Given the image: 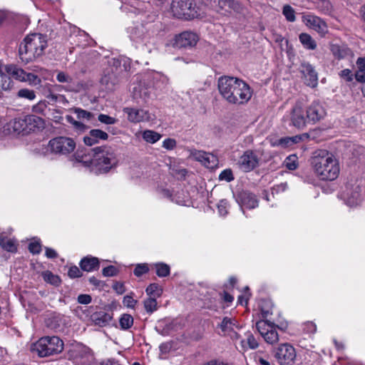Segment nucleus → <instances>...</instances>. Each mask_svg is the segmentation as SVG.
Wrapping results in <instances>:
<instances>
[{
    "instance_id": "f257e3e1",
    "label": "nucleus",
    "mask_w": 365,
    "mask_h": 365,
    "mask_svg": "<svg viewBox=\"0 0 365 365\" xmlns=\"http://www.w3.org/2000/svg\"><path fill=\"white\" fill-rule=\"evenodd\" d=\"M91 154L81 155L76 153L74 158L76 162L91 168L96 174L108 173L117 163L114 150L107 145L99 146L91 150Z\"/></svg>"
},
{
    "instance_id": "f03ea898",
    "label": "nucleus",
    "mask_w": 365,
    "mask_h": 365,
    "mask_svg": "<svg viewBox=\"0 0 365 365\" xmlns=\"http://www.w3.org/2000/svg\"><path fill=\"white\" fill-rule=\"evenodd\" d=\"M217 86L223 99L230 104L242 105L247 103L252 97L250 86L238 78L220 77Z\"/></svg>"
},
{
    "instance_id": "7ed1b4c3",
    "label": "nucleus",
    "mask_w": 365,
    "mask_h": 365,
    "mask_svg": "<svg viewBox=\"0 0 365 365\" xmlns=\"http://www.w3.org/2000/svg\"><path fill=\"white\" fill-rule=\"evenodd\" d=\"M47 47L46 36L41 34L26 36L19 48V55L22 62L29 63L41 56Z\"/></svg>"
},
{
    "instance_id": "20e7f679",
    "label": "nucleus",
    "mask_w": 365,
    "mask_h": 365,
    "mask_svg": "<svg viewBox=\"0 0 365 365\" xmlns=\"http://www.w3.org/2000/svg\"><path fill=\"white\" fill-rule=\"evenodd\" d=\"M63 349V341L56 336L42 337L31 346V351L40 357L59 354Z\"/></svg>"
},
{
    "instance_id": "39448f33",
    "label": "nucleus",
    "mask_w": 365,
    "mask_h": 365,
    "mask_svg": "<svg viewBox=\"0 0 365 365\" xmlns=\"http://www.w3.org/2000/svg\"><path fill=\"white\" fill-rule=\"evenodd\" d=\"M338 161L326 150H321V180L333 181L339 175Z\"/></svg>"
},
{
    "instance_id": "423d86ee",
    "label": "nucleus",
    "mask_w": 365,
    "mask_h": 365,
    "mask_svg": "<svg viewBox=\"0 0 365 365\" xmlns=\"http://www.w3.org/2000/svg\"><path fill=\"white\" fill-rule=\"evenodd\" d=\"M171 9L173 15L178 19L188 20L200 15L198 8L192 0H173Z\"/></svg>"
},
{
    "instance_id": "0eeeda50",
    "label": "nucleus",
    "mask_w": 365,
    "mask_h": 365,
    "mask_svg": "<svg viewBox=\"0 0 365 365\" xmlns=\"http://www.w3.org/2000/svg\"><path fill=\"white\" fill-rule=\"evenodd\" d=\"M6 74L11 78L20 82L28 83L29 85L36 86L41 83V78L32 73H28L23 68L15 64H9L5 66Z\"/></svg>"
},
{
    "instance_id": "6e6552de",
    "label": "nucleus",
    "mask_w": 365,
    "mask_h": 365,
    "mask_svg": "<svg viewBox=\"0 0 365 365\" xmlns=\"http://www.w3.org/2000/svg\"><path fill=\"white\" fill-rule=\"evenodd\" d=\"M76 148L73 139L68 137H56L49 140L48 149L51 153L66 155L71 153Z\"/></svg>"
},
{
    "instance_id": "1a4fd4ad",
    "label": "nucleus",
    "mask_w": 365,
    "mask_h": 365,
    "mask_svg": "<svg viewBox=\"0 0 365 365\" xmlns=\"http://www.w3.org/2000/svg\"><path fill=\"white\" fill-rule=\"evenodd\" d=\"M274 356L279 365H294L297 355L295 349L291 344L284 343L274 349Z\"/></svg>"
},
{
    "instance_id": "9d476101",
    "label": "nucleus",
    "mask_w": 365,
    "mask_h": 365,
    "mask_svg": "<svg viewBox=\"0 0 365 365\" xmlns=\"http://www.w3.org/2000/svg\"><path fill=\"white\" fill-rule=\"evenodd\" d=\"M259 159L252 150H247L240 157L238 166L244 172H250L258 167Z\"/></svg>"
},
{
    "instance_id": "9b49d317",
    "label": "nucleus",
    "mask_w": 365,
    "mask_h": 365,
    "mask_svg": "<svg viewBox=\"0 0 365 365\" xmlns=\"http://www.w3.org/2000/svg\"><path fill=\"white\" fill-rule=\"evenodd\" d=\"M198 41V36L195 33L191 31H183L175 36L173 46L178 48H192Z\"/></svg>"
},
{
    "instance_id": "f8f14e48",
    "label": "nucleus",
    "mask_w": 365,
    "mask_h": 365,
    "mask_svg": "<svg viewBox=\"0 0 365 365\" xmlns=\"http://www.w3.org/2000/svg\"><path fill=\"white\" fill-rule=\"evenodd\" d=\"M123 111L128 115V120L132 123L150 121L154 120V115L150 113L148 110H145L143 109L125 108Z\"/></svg>"
},
{
    "instance_id": "ddd939ff",
    "label": "nucleus",
    "mask_w": 365,
    "mask_h": 365,
    "mask_svg": "<svg viewBox=\"0 0 365 365\" xmlns=\"http://www.w3.org/2000/svg\"><path fill=\"white\" fill-rule=\"evenodd\" d=\"M300 71L303 75L304 83L312 88L318 85V73L309 63H302Z\"/></svg>"
},
{
    "instance_id": "4468645a",
    "label": "nucleus",
    "mask_w": 365,
    "mask_h": 365,
    "mask_svg": "<svg viewBox=\"0 0 365 365\" xmlns=\"http://www.w3.org/2000/svg\"><path fill=\"white\" fill-rule=\"evenodd\" d=\"M290 120L291 125L297 128L301 129L305 125L307 120L304 117L303 108L299 103H296L292 109Z\"/></svg>"
},
{
    "instance_id": "2eb2a0df",
    "label": "nucleus",
    "mask_w": 365,
    "mask_h": 365,
    "mask_svg": "<svg viewBox=\"0 0 365 365\" xmlns=\"http://www.w3.org/2000/svg\"><path fill=\"white\" fill-rule=\"evenodd\" d=\"M238 201L242 207L253 209L258 206V200L256 196L247 190H243L238 194Z\"/></svg>"
},
{
    "instance_id": "dca6fc26",
    "label": "nucleus",
    "mask_w": 365,
    "mask_h": 365,
    "mask_svg": "<svg viewBox=\"0 0 365 365\" xmlns=\"http://www.w3.org/2000/svg\"><path fill=\"white\" fill-rule=\"evenodd\" d=\"M217 4L218 12L231 13L232 11L240 12L242 6L238 1L235 0H214Z\"/></svg>"
},
{
    "instance_id": "f3484780",
    "label": "nucleus",
    "mask_w": 365,
    "mask_h": 365,
    "mask_svg": "<svg viewBox=\"0 0 365 365\" xmlns=\"http://www.w3.org/2000/svg\"><path fill=\"white\" fill-rule=\"evenodd\" d=\"M218 327L220 328L222 335L224 336H232V331H233V329L235 328H240L235 319L228 317H225L222 319L221 323L218 325Z\"/></svg>"
},
{
    "instance_id": "a211bd4d",
    "label": "nucleus",
    "mask_w": 365,
    "mask_h": 365,
    "mask_svg": "<svg viewBox=\"0 0 365 365\" xmlns=\"http://www.w3.org/2000/svg\"><path fill=\"white\" fill-rule=\"evenodd\" d=\"M79 265L82 270L86 272H92L99 269L100 262L97 257L87 256L81 260Z\"/></svg>"
},
{
    "instance_id": "6ab92c4d",
    "label": "nucleus",
    "mask_w": 365,
    "mask_h": 365,
    "mask_svg": "<svg viewBox=\"0 0 365 365\" xmlns=\"http://www.w3.org/2000/svg\"><path fill=\"white\" fill-rule=\"evenodd\" d=\"M113 317L111 314L101 311L95 312L91 315V320L96 325L99 327H106L111 321Z\"/></svg>"
},
{
    "instance_id": "aec40b11",
    "label": "nucleus",
    "mask_w": 365,
    "mask_h": 365,
    "mask_svg": "<svg viewBox=\"0 0 365 365\" xmlns=\"http://www.w3.org/2000/svg\"><path fill=\"white\" fill-rule=\"evenodd\" d=\"M331 51L334 56L339 59L352 56L353 55L351 50L346 45L331 44Z\"/></svg>"
},
{
    "instance_id": "412c9836",
    "label": "nucleus",
    "mask_w": 365,
    "mask_h": 365,
    "mask_svg": "<svg viewBox=\"0 0 365 365\" xmlns=\"http://www.w3.org/2000/svg\"><path fill=\"white\" fill-rule=\"evenodd\" d=\"M0 246L7 252H15L17 250V244L12 239L0 236Z\"/></svg>"
},
{
    "instance_id": "4be33fe9",
    "label": "nucleus",
    "mask_w": 365,
    "mask_h": 365,
    "mask_svg": "<svg viewBox=\"0 0 365 365\" xmlns=\"http://www.w3.org/2000/svg\"><path fill=\"white\" fill-rule=\"evenodd\" d=\"M190 156L205 166L210 165V155L202 150H191Z\"/></svg>"
},
{
    "instance_id": "5701e85b",
    "label": "nucleus",
    "mask_w": 365,
    "mask_h": 365,
    "mask_svg": "<svg viewBox=\"0 0 365 365\" xmlns=\"http://www.w3.org/2000/svg\"><path fill=\"white\" fill-rule=\"evenodd\" d=\"M319 103L317 102H314L310 105L307 110V120L308 122H316L319 119Z\"/></svg>"
},
{
    "instance_id": "b1692460",
    "label": "nucleus",
    "mask_w": 365,
    "mask_h": 365,
    "mask_svg": "<svg viewBox=\"0 0 365 365\" xmlns=\"http://www.w3.org/2000/svg\"><path fill=\"white\" fill-rule=\"evenodd\" d=\"M299 38L301 43L305 48L314 50L317 48V43L310 35L306 33H302L299 35Z\"/></svg>"
},
{
    "instance_id": "393cba45",
    "label": "nucleus",
    "mask_w": 365,
    "mask_h": 365,
    "mask_svg": "<svg viewBox=\"0 0 365 365\" xmlns=\"http://www.w3.org/2000/svg\"><path fill=\"white\" fill-rule=\"evenodd\" d=\"M26 123L27 125V130H34L36 128H39L42 123V119L34 115H26L25 117Z\"/></svg>"
},
{
    "instance_id": "a878e982",
    "label": "nucleus",
    "mask_w": 365,
    "mask_h": 365,
    "mask_svg": "<svg viewBox=\"0 0 365 365\" xmlns=\"http://www.w3.org/2000/svg\"><path fill=\"white\" fill-rule=\"evenodd\" d=\"M10 127L13 129L14 131L20 133L21 131L26 130V123L24 118H15L10 122Z\"/></svg>"
},
{
    "instance_id": "bb28decb",
    "label": "nucleus",
    "mask_w": 365,
    "mask_h": 365,
    "mask_svg": "<svg viewBox=\"0 0 365 365\" xmlns=\"http://www.w3.org/2000/svg\"><path fill=\"white\" fill-rule=\"evenodd\" d=\"M346 203L350 206H354L358 204L360 200V187L356 186L355 190L349 195V193H346Z\"/></svg>"
},
{
    "instance_id": "cd10ccee",
    "label": "nucleus",
    "mask_w": 365,
    "mask_h": 365,
    "mask_svg": "<svg viewBox=\"0 0 365 365\" xmlns=\"http://www.w3.org/2000/svg\"><path fill=\"white\" fill-rule=\"evenodd\" d=\"M273 323L269 322L265 320H260L257 322L256 327L260 335L264 337V336L268 332L269 329L274 326Z\"/></svg>"
},
{
    "instance_id": "c85d7f7f",
    "label": "nucleus",
    "mask_w": 365,
    "mask_h": 365,
    "mask_svg": "<svg viewBox=\"0 0 365 365\" xmlns=\"http://www.w3.org/2000/svg\"><path fill=\"white\" fill-rule=\"evenodd\" d=\"M14 86V82L4 72H0V89L7 91Z\"/></svg>"
},
{
    "instance_id": "c756f323",
    "label": "nucleus",
    "mask_w": 365,
    "mask_h": 365,
    "mask_svg": "<svg viewBox=\"0 0 365 365\" xmlns=\"http://www.w3.org/2000/svg\"><path fill=\"white\" fill-rule=\"evenodd\" d=\"M160 134L153 130H147L143 133V138L150 143H155L160 140Z\"/></svg>"
},
{
    "instance_id": "7c9ffc66",
    "label": "nucleus",
    "mask_w": 365,
    "mask_h": 365,
    "mask_svg": "<svg viewBox=\"0 0 365 365\" xmlns=\"http://www.w3.org/2000/svg\"><path fill=\"white\" fill-rule=\"evenodd\" d=\"M16 97L33 101L36 98V93L34 91L29 88H21L16 93Z\"/></svg>"
},
{
    "instance_id": "2f4dec72",
    "label": "nucleus",
    "mask_w": 365,
    "mask_h": 365,
    "mask_svg": "<svg viewBox=\"0 0 365 365\" xmlns=\"http://www.w3.org/2000/svg\"><path fill=\"white\" fill-rule=\"evenodd\" d=\"M119 323L122 329H128L133 324V318L130 314H123L120 318Z\"/></svg>"
},
{
    "instance_id": "473e14b6",
    "label": "nucleus",
    "mask_w": 365,
    "mask_h": 365,
    "mask_svg": "<svg viewBox=\"0 0 365 365\" xmlns=\"http://www.w3.org/2000/svg\"><path fill=\"white\" fill-rule=\"evenodd\" d=\"M303 22L309 27L317 29L319 28V19L312 15L303 16Z\"/></svg>"
},
{
    "instance_id": "72a5a7b5",
    "label": "nucleus",
    "mask_w": 365,
    "mask_h": 365,
    "mask_svg": "<svg viewBox=\"0 0 365 365\" xmlns=\"http://www.w3.org/2000/svg\"><path fill=\"white\" fill-rule=\"evenodd\" d=\"M43 278L46 282L54 286H58L61 283V279L58 275L53 274L50 271H46L43 273Z\"/></svg>"
},
{
    "instance_id": "f704fd0d",
    "label": "nucleus",
    "mask_w": 365,
    "mask_h": 365,
    "mask_svg": "<svg viewBox=\"0 0 365 365\" xmlns=\"http://www.w3.org/2000/svg\"><path fill=\"white\" fill-rule=\"evenodd\" d=\"M145 292L150 297H158L162 294V289L156 283L150 284L145 289Z\"/></svg>"
},
{
    "instance_id": "c9c22d12",
    "label": "nucleus",
    "mask_w": 365,
    "mask_h": 365,
    "mask_svg": "<svg viewBox=\"0 0 365 365\" xmlns=\"http://www.w3.org/2000/svg\"><path fill=\"white\" fill-rule=\"evenodd\" d=\"M282 14L284 16L287 21L294 22L296 20L295 11L289 4L284 5L282 8Z\"/></svg>"
},
{
    "instance_id": "e433bc0d",
    "label": "nucleus",
    "mask_w": 365,
    "mask_h": 365,
    "mask_svg": "<svg viewBox=\"0 0 365 365\" xmlns=\"http://www.w3.org/2000/svg\"><path fill=\"white\" fill-rule=\"evenodd\" d=\"M156 268V274L159 277H165L170 274V267L165 263H157L155 264Z\"/></svg>"
},
{
    "instance_id": "4c0bfd02",
    "label": "nucleus",
    "mask_w": 365,
    "mask_h": 365,
    "mask_svg": "<svg viewBox=\"0 0 365 365\" xmlns=\"http://www.w3.org/2000/svg\"><path fill=\"white\" fill-rule=\"evenodd\" d=\"M266 333L267 334L263 337L266 342L272 344L278 341L279 335L276 331L274 325L269 329L268 332Z\"/></svg>"
},
{
    "instance_id": "58836bf2",
    "label": "nucleus",
    "mask_w": 365,
    "mask_h": 365,
    "mask_svg": "<svg viewBox=\"0 0 365 365\" xmlns=\"http://www.w3.org/2000/svg\"><path fill=\"white\" fill-rule=\"evenodd\" d=\"M157 301L156 298L148 297L144 301V307L148 313H153L157 309Z\"/></svg>"
},
{
    "instance_id": "ea45409f",
    "label": "nucleus",
    "mask_w": 365,
    "mask_h": 365,
    "mask_svg": "<svg viewBox=\"0 0 365 365\" xmlns=\"http://www.w3.org/2000/svg\"><path fill=\"white\" fill-rule=\"evenodd\" d=\"M285 165L289 170H294L298 167L297 158L295 155L288 156L285 161Z\"/></svg>"
},
{
    "instance_id": "a19ab883",
    "label": "nucleus",
    "mask_w": 365,
    "mask_h": 365,
    "mask_svg": "<svg viewBox=\"0 0 365 365\" xmlns=\"http://www.w3.org/2000/svg\"><path fill=\"white\" fill-rule=\"evenodd\" d=\"M90 132L98 143L100 140H106L108 138V133L102 130L92 129Z\"/></svg>"
},
{
    "instance_id": "79ce46f5",
    "label": "nucleus",
    "mask_w": 365,
    "mask_h": 365,
    "mask_svg": "<svg viewBox=\"0 0 365 365\" xmlns=\"http://www.w3.org/2000/svg\"><path fill=\"white\" fill-rule=\"evenodd\" d=\"M304 138H312V139L315 138L314 130L311 131L309 133H304L302 135H297L295 136L289 137L292 145L299 143L303 140Z\"/></svg>"
},
{
    "instance_id": "37998d69",
    "label": "nucleus",
    "mask_w": 365,
    "mask_h": 365,
    "mask_svg": "<svg viewBox=\"0 0 365 365\" xmlns=\"http://www.w3.org/2000/svg\"><path fill=\"white\" fill-rule=\"evenodd\" d=\"M74 112L77 115L78 119H87L91 120L93 117V114L87 110H83L80 108H74Z\"/></svg>"
},
{
    "instance_id": "c03bdc74",
    "label": "nucleus",
    "mask_w": 365,
    "mask_h": 365,
    "mask_svg": "<svg viewBox=\"0 0 365 365\" xmlns=\"http://www.w3.org/2000/svg\"><path fill=\"white\" fill-rule=\"evenodd\" d=\"M47 109V103L46 101H39L38 103L34 105L32 108V110L35 113L41 114L45 115V112Z\"/></svg>"
},
{
    "instance_id": "a18cd8bd",
    "label": "nucleus",
    "mask_w": 365,
    "mask_h": 365,
    "mask_svg": "<svg viewBox=\"0 0 365 365\" xmlns=\"http://www.w3.org/2000/svg\"><path fill=\"white\" fill-rule=\"evenodd\" d=\"M98 120L104 124L106 125H113L117 123L118 120L115 118H113L111 116H109L106 114H100L98 116Z\"/></svg>"
},
{
    "instance_id": "49530a36",
    "label": "nucleus",
    "mask_w": 365,
    "mask_h": 365,
    "mask_svg": "<svg viewBox=\"0 0 365 365\" xmlns=\"http://www.w3.org/2000/svg\"><path fill=\"white\" fill-rule=\"evenodd\" d=\"M148 271L149 268L146 264H139L134 269L133 273L136 277H140Z\"/></svg>"
},
{
    "instance_id": "de8ad7c7",
    "label": "nucleus",
    "mask_w": 365,
    "mask_h": 365,
    "mask_svg": "<svg viewBox=\"0 0 365 365\" xmlns=\"http://www.w3.org/2000/svg\"><path fill=\"white\" fill-rule=\"evenodd\" d=\"M219 179L220 180H225L227 182H231L234 180L232 171L231 169H225L221 172L219 175Z\"/></svg>"
},
{
    "instance_id": "09e8293b",
    "label": "nucleus",
    "mask_w": 365,
    "mask_h": 365,
    "mask_svg": "<svg viewBox=\"0 0 365 365\" xmlns=\"http://www.w3.org/2000/svg\"><path fill=\"white\" fill-rule=\"evenodd\" d=\"M118 269L113 266L110 265L103 269L102 273L105 277H113L118 274Z\"/></svg>"
},
{
    "instance_id": "8fccbe9b",
    "label": "nucleus",
    "mask_w": 365,
    "mask_h": 365,
    "mask_svg": "<svg viewBox=\"0 0 365 365\" xmlns=\"http://www.w3.org/2000/svg\"><path fill=\"white\" fill-rule=\"evenodd\" d=\"M138 303L136 299H134L131 295H126L123 297V304L128 308H134Z\"/></svg>"
},
{
    "instance_id": "3c124183",
    "label": "nucleus",
    "mask_w": 365,
    "mask_h": 365,
    "mask_svg": "<svg viewBox=\"0 0 365 365\" xmlns=\"http://www.w3.org/2000/svg\"><path fill=\"white\" fill-rule=\"evenodd\" d=\"M56 80L59 83H71L73 81V78L63 71L58 73L56 76Z\"/></svg>"
},
{
    "instance_id": "603ef678",
    "label": "nucleus",
    "mask_w": 365,
    "mask_h": 365,
    "mask_svg": "<svg viewBox=\"0 0 365 365\" xmlns=\"http://www.w3.org/2000/svg\"><path fill=\"white\" fill-rule=\"evenodd\" d=\"M29 250L34 255L39 254L41 251V245L38 242H31L29 245Z\"/></svg>"
},
{
    "instance_id": "864d4df0",
    "label": "nucleus",
    "mask_w": 365,
    "mask_h": 365,
    "mask_svg": "<svg viewBox=\"0 0 365 365\" xmlns=\"http://www.w3.org/2000/svg\"><path fill=\"white\" fill-rule=\"evenodd\" d=\"M68 274L71 278H76L81 277L82 272L78 267L72 266L69 268Z\"/></svg>"
},
{
    "instance_id": "5fc2aeb1",
    "label": "nucleus",
    "mask_w": 365,
    "mask_h": 365,
    "mask_svg": "<svg viewBox=\"0 0 365 365\" xmlns=\"http://www.w3.org/2000/svg\"><path fill=\"white\" fill-rule=\"evenodd\" d=\"M304 331L309 334H314L317 331V325L312 322H307L304 324Z\"/></svg>"
},
{
    "instance_id": "6e6d98bb",
    "label": "nucleus",
    "mask_w": 365,
    "mask_h": 365,
    "mask_svg": "<svg viewBox=\"0 0 365 365\" xmlns=\"http://www.w3.org/2000/svg\"><path fill=\"white\" fill-rule=\"evenodd\" d=\"M339 76L346 81L350 82L353 80V74L350 69H344L339 73Z\"/></svg>"
},
{
    "instance_id": "4d7b16f0",
    "label": "nucleus",
    "mask_w": 365,
    "mask_h": 365,
    "mask_svg": "<svg viewBox=\"0 0 365 365\" xmlns=\"http://www.w3.org/2000/svg\"><path fill=\"white\" fill-rule=\"evenodd\" d=\"M331 9L332 6L329 0H321V11L329 14Z\"/></svg>"
},
{
    "instance_id": "13d9d810",
    "label": "nucleus",
    "mask_w": 365,
    "mask_h": 365,
    "mask_svg": "<svg viewBox=\"0 0 365 365\" xmlns=\"http://www.w3.org/2000/svg\"><path fill=\"white\" fill-rule=\"evenodd\" d=\"M176 146V140L173 138H167L163 142V147L167 150H173Z\"/></svg>"
},
{
    "instance_id": "bf43d9fd",
    "label": "nucleus",
    "mask_w": 365,
    "mask_h": 365,
    "mask_svg": "<svg viewBox=\"0 0 365 365\" xmlns=\"http://www.w3.org/2000/svg\"><path fill=\"white\" fill-rule=\"evenodd\" d=\"M227 202L225 200H220V203L217 205V208L221 215L225 216L227 213Z\"/></svg>"
},
{
    "instance_id": "052dcab7",
    "label": "nucleus",
    "mask_w": 365,
    "mask_h": 365,
    "mask_svg": "<svg viewBox=\"0 0 365 365\" xmlns=\"http://www.w3.org/2000/svg\"><path fill=\"white\" fill-rule=\"evenodd\" d=\"M247 344L250 349H256L258 347L259 344L256 340V339L254 337V336L252 334H249L247 336Z\"/></svg>"
},
{
    "instance_id": "680f3d73",
    "label": "nucleus",
    "mask_w": 365,
    "mask_h": 365,
    "mask_svg": "<svg viewBox=\"0 0 365 365\" xmlns=\"http://www.w3.org/2000/svg\"><path fill=\"white\" fill-rule=\"evenodd\" d=\"M83 142L86 145L88 146H92L98 143L95 140L94 137L91 135V132L89 131L88 134L83 137Z\"/></svg>"
},
{
    "instance_id": "e2e57ef3",
    "label": "nucleus",
    "mask_w": 365,
    "mask_h": 365,
    "mask_svg": "<svg viewBox=\"0 0 365 365\" xmlns=\"http://www.w3.org/2000/svg\"><path fill=\"white\" fill-rule=\"evenodd\" d=\"M91 297L89 294H80L78 297V302L82 304H88L91 302Z\"/></svg>"
},
{
    "instance_id": "0e129e2a",
    "label": "nucleus",
    "mask_w": 365,
    "mask_h": 365,
    "mask_svg": "<svg viewBox=\"0 0 365 365\" xmlns=\"http://www.w3.org/2000/svg\"><path fill=\"white\" fill-rule=\"evenodd\" d=\"M112 287L118 294H122L125 292L124 284L119 282L114 283Z\"/></svg>"
},
{
    "instance_id": "69168bd1",
    "label": "nucleus",
    "mask_w": 365,
    "mask_h": 365,
    "mask_svg": "<svg viewBox=\"0 0 365 365\" xmlns=\"http://www.w3.org/2000/svg\"><path fill=\"white\" fill-rule=\"evenodd\" d=\"M277 145H279L282 148H287L289 146L292 145V144L291 143L289 137H285V138H282L279 139Z\"/></svg>"
},
{
    "instance_id": "338daca9",
    "label": "nucleus",
    "mask_w": 365,
    "mask_h": 365,
    "mask_svg": "<svg viewBox=\"0 0 365 365\" xmlns=\"http://www.w3.org/2000/svg\"><path fill=\"white\" fill-rule=\"evenodd\" d=\"M310 163L313 168L314 169V170L316 172H318L319 165V156L316 155H314L310 160Z\"/></svg>"
},
{
    "instance_id": "774afa93",
    "label": "nucleus",
    "mask_w": 365,
    "mask_h": 365,
    "mask_svg": "<svg viewBox=\"0 0 365 365\" xmlns=\"http://www.w3.org/2000/svg\"><path fill=\"white\" fill-rule=\"evenodd\" d=\"M356 63L359 69L358 71H365V56L358 58Z\"/></svg>"
}]
</instances>
